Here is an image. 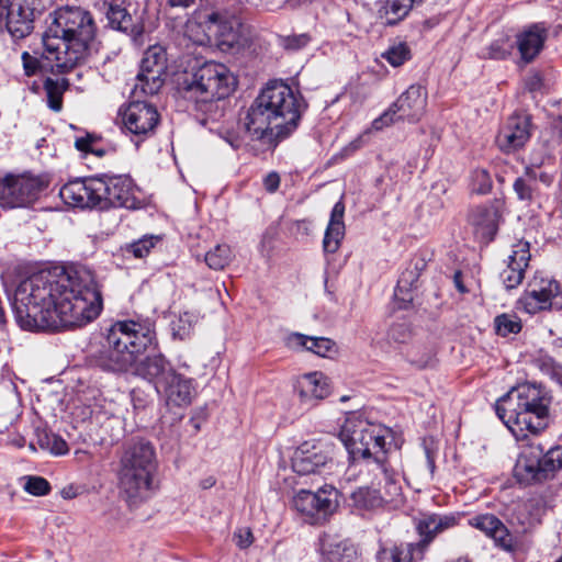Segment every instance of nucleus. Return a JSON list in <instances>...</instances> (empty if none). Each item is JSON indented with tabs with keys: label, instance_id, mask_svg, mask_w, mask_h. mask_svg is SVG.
I'll return each mask as SVG.
<instances>
[{
	"label": "nucleus",
	"instance_id": "obj_39",
	"mask_svg": "<svg viewBox=\"0 0 562 562\" xmlns=\"http://www.w3.org/2000/svg\"><path fill=\"white\" fill-rule=\"evenodd\" d=\"M188 99L194 101L196 110L206 115L205 120L217 121L220 117H222L225 99L205 98L204 101L202 95H193V98Z\"/></svg>",
	"mask_w": 562,
	"mask_h": 562
},
{
	"label": "nucleus",
	"instance_id": "obj_60",
	"mask_svg": "<svg viewBox=\"0 0 562 562\" xmlns=\"http://www.w3.org/2000/svg\"><path fill=\"white\" fill-rule=\"evenodd\" d=\"M453 283H454L456 288L458 289V291L460 293H467L468 292L467 288L464 286V284L462 282V273H461V271H456L454 272Z\"/></svg>",
	"mask_w": 562,
	"mask_h": 562
},
{
	"label": "nucleus",
	"instance_id": "obj_48",
	"mask_svg": "<svg viewBox=\"0 0 562 562\" xmlns=\"http://www.w3.org/2000/svg\"><path fill=\"white\" fill-rule=\"evenodd\" d=\"M159 240V236H144L143 238L132 243L128 246V251H131L136 258H144Z\"/></svg>",
	"mask_w": 562,
	"mask_h": 562
},
{
	"label": "nucleus",
	"instance_id": "obj_52",
	"mask_svg": "<svg viewBox=\"0 0 562 562\" xmlns=\"http://www.w3.org/2000/svg\"><path fill=\"white\" fill-rule=\"evenodd\" d=\"M21 58L24 72L29 77L36 75L43 67L42 61L29 52H23Z\"/></svg>",
	"mask_w": 562,
	"mask_h": 562
},
{
	"label": "nucleus",
	"instance_id": "obj_1",
	"mask_svg": "<svg viewBox=\"0 0 562 562\" xmlns=\"http://www.w3.org/2000/svg\"><path fill=\"white\" fill-rule=\"evenodd\" d=\"M12 305L23 329H59L82 327L94 321L103 301L90 269L56 267L23 280Z\"/></svg>",
	"mask_w": 562,
	"mask_h": 562
},
{
	"label": "nucleus",
	"instance_id": "obj_3",
	"mask_svg": "<svg viewBox=\"0 0 562 562\" xmlns=\"http://www.w3.org/2000/svg\"><path fill=\"white\" fill-rule=\"evenodd\" d=\"M97 27L89 11L78 7H63L48 15L42 35V57L54 74H65L86 61L98 50Z\"/></svg>",
	"mask_w": 562,
	"mask_h": 562
},
{
	"label": "nucleus",
	"instance_id": "obj_18",
	"mask_svg": "<svg viewBox=\"0 0 562 562\" xmlns=\"http://www.w3.org/2000/svg\"><path fill=\"white\" fill-rule=\"evenodd\" d=\"M560 294V284L555 280L535 276L528 289L518 300L519 306L528 314H536L553 304V299Z\"/></svg>",
	"mask_w": 562,
	"mask_h": 562
},
{
	"label": "nucleus",
	"instance_id": "obj_30",
	"mask_svg": "<svg viewBox=\"0 0 562 562\" xmlns=\"http://www.w3.org/2000/svg\"><path fill=\"white\" fill-rule=\"evenodd\" d=\"M540 499H529L517 504L509 515L508 522L517 533H525L540 522L543 509Z\"/></svg>",
	"mask_w": 562,
	"mask_h": 562
},
{
	"label": "nucleus",
	"instance_id": "obj_56",
	"mask_svg": "<svg viewBox=\"0 0 562 562\" xmlns=\"http://www.w3.org/2000/svg\"><path fill=\"white\" fill-rule=\"evenodd\" d=\"M310 37L306 34L288 36L284 38V47L288 49H300L307 45Z\"/></svg>",
	"mask_w": 562,
	"mask_h": 562
},
{
	"label": "nucleus",
	"instance_id": "obj_24",
	"mask_svg": "<svg viewBox=\"0 0 562 562\" xmlns=\"http://www.w3.org/2000/svg\"><path fill=\"white\" fill-rule=\"evenodd\" d=\"M529 260L530 245L528 241L519 240L513 246L508 263L499 276L507 290L516 289L522 282Z\"/></svg>",
	"mask_w": 562,
	"mask_h": 562
},
{
	"label": "nucleus",
	"instance_id": "obj_28",
	"mask_svg": "<svg viewBox=\"0 0 562 562\" xmlns=\"http://www.w3.org/2000/svg\"><path fill=\"white\" fill-rule=\"evenodd\" d=\"M319 551L325 562H357V551L337 535L324 533L319 538Z\"/></svg>",
	"mask_w": 562,
	"mask_h": 562
},
{
	"label": "nucleus",
	"instance_id": "obj_9",
	"mask_svg": "<svg viewBox=\"0 0 562 562\" xmlns=\"http://www.w3.org/2000/svg\"><path fill=\"white\" fill-rule=\"evenodd\" d=\"M255 101L279 124L277 137H288L297 127L305 108L291 87L278 80L268 82Z\"/></svg>",
	"mask_w": 562,
	"mask_h": 562
},
{
	"label": "nucleus",
	"instance_id": "obj_2",
	"mask_svg": "<svg viewBox=\"0 0 562 562\" xmlns=\"http://www.w3.org/2000/svg\"><path fill=\"white\" fill-rule=\"evenodd\" d=\"M153 341L154 331L149 326L133 321L116 322L95 356L97 362L102 369L113 372L133 369L136 375L154 383L157 392H160V385L175 370L160 353L139 359Z\"/></svg>",
	"mask_w": 562,
	"mask_h": 562
},
{
	"label": "nucleus",
	"instance_id": "obj_40",
	"mask_svg": "<svg viewBox=\"0 0 562 562\" xmlns=\"http://www.w3.org/2000/svg\"><path fill=\"white\" fill-rule=\"evenodd\" d=\"M232 250L226 244H218L204 255V261L213 270H222L232 261Z\"/></svg>",
	"mask_w": 562,
	"mask_h": 562
},
{
	"label": "nucleus",
	"instance_id": "obj_59",
	"mask_svg": "<svg viewBox=\"0 0 562 562\" xmlns=\"http://www.w3.org/2000/svg\"><path fill=\"white\" fill-rule=\"evenodd\" d=\"M195 3V0H167V8L171 12L173 10H187Z\"/></svg>",
	"mask_w": 562,
	"mask_h": 562
},
{
	"label": "nucleus",
	"instance_id": "obj_46",
	"mask_svg": "<svg viewBox=\"0 0 562 562\" xmlns=\"http://www.w3.org/2000/svg\"><path fill=\"white\" fill-rule=\"evenodd\" d=\"M536 364L543 374L550 376L562 386V366L560 363L549 356H542L536 360Z\"/></svg>",
	"mask_w": 562,
	"mask_h": 562
},
{
	"label": "nucleus",
	"instance_id": "obj_50",
	"mask_svg": "<svg viewBox=\"0 0 562 562\" xmlns=\"http://www.w3.org/2000/svg\"><path fill=\"white\" fill-rule=\"evenodd\" d=\"M218 36L221 38V44L233 47L239 44V31L235 29L232 23H222L218 25Z\"/></svg>",
	"mask_w": 562,
	"mask_h": 562
},
{
	"label": "nucleus",
	"instance_id": "obj_36",
	"mask_svg": "<svg viewBox=\"0 0 562 562\" xmlns=\"http://www.w3.org/2000/svg\"><path fill=\"white\" fill-rule=\"evenodd\" d=\"M537 180V170L531 167H527L524 176L518 177L513 189L517 195V199L521 202L530 203L533 199L535 182Z\"/></svg>",
	"mask_w": 562,
	"mask_h": 562
},
{
	"label": "nucleus",
	"instance_id": "obj_21",
	"mask_svg": "<svg viewBox=\"0 0 562 562\" xmlns=\"http://www.w3.org/2000/svg\"><path fill=\"white\" fill-rule=\"evenodd\" d=\"M244 125L251 139L261 140L269 146L284 138L277 137L279 124L256 101L248 109Z\"/></svg>",
	"mask_w": 562,
	"mask_h": 562
},
{
	"label": "nucleus",
	"instance_id": "obj_14",
	"mask_svg": "<svg viewBox=\"0 0 562 562\" xmlns=\"http://www.w3.org/2000/svg\"><path fill=\"white\" fill-rule=\"evenodd\" d=\"M166 53L160 46L149 47L144 53L140 70L132 92L135 98L153 95L160 90L164 85L162 76L166 71Z\"/></svg>",
	"mask_w": 562,
	"mask_h": 562
},
{
	"label": "nucleus",
	"instance_id": "obj_11",
	"mask_svg": "<svg viewBox=\"0 0 562 562\" xmlns=\"http://www.w3.org/2000/svg\"><path fill=\"white\" fill-rule=\"evenodd\" d=\"M47 186L48 181L44 177L30 173L7 175L0 179V204L8 209L27 207Z\"/></svg>",
	"mask_w": 562,
	"mask_h": 562
},
{
	"label": "nucleus",
	"instance_id": "obj_25",
	"mask_svg": "<svg viewBox=\"0 0 562 562\" xmlns=\"http://www.w3.org/2000/svg\"><path fill=\"white\" fill-rule=\"evenodd\" d=\"M469 525L486 537L492 538L495 544L505 551H513L515 541L508 528L493 514H479L469 519Z\"/></svg>",
	"mask_w": 562,
	"mask_h": 562
},
{
	"label": "nucleus",
	"instance_id": "obj_27",
	"mask_svg": "<svg viewBox=\"0 0 562 562\" xmlns=\"http://www.w3.org/2000/svg\"><path fill=\"white\" fill-rule=\"evenodd\" d=\"M193 392L192 379L173 371L160 385L159 393L165 395L167 404L180 407L191 403Z\"/></svg>",
	"mask_w": 562,
	"mask_h": 562
},
{
	"label": "nucleus",
	"instance_id": "obj_5",
	"mask_svg": "<svg viewBox=\"0 0 562 562\" xmlns=\"http://www.w3.org/2000/svg\"><path fill=\"white\" fill-rule=\"evenodd\" d=\"M154 445L145 438L128 441L120 457L119 484L130 506H136L150 497L157 471Z\"/></svg>",
	"mask_w": 562,
	"mask_h": 562
},
{
	"label": "nucleus",
	"instance_id": "obj_42",
	"mask_svg": "<svg viewBox=\"0 0 562 562\" xmlns=\"http://www.w3.org/2000/svg\"><path fill=\"white\" fill-rule=\"evenodd\" d=\"M541 471L544 474V480L552 477L558 471L562 469V447H553L547 451L542 457L540 456Z\"/></svg>",
	"mask_w": 562,
	"mask_h": 562
},
{
	"label": "nucleus",
	"instance_id": "obj_41",
	"mask_svg": "<svg viewBox=\"0 0 562 562\" xmlns=\"http://www.w3.org/2000/svg\"><path fill=\"white\" fill-rule=\"evenodd\" d=\"M513 48L514 44L509 37L502 35L483 49L482 57L496 60L505 59L510 55Z\"/></svg>",
	"mask_w": 562,
	"mask_h": 562
},
{
	"label": "nucleus",
	"instance_id": "obj_64",
	"mask_svg": "<svg viewBox=\"0 0 562 562\" xmlns=\"http://www.w3.org/2000/svg\"><path fill=\"white\" fill-rule=\"evenodd\" d=\"M11 0H0V24L4 20V13L8 10L9 3Z\"/></svg>",
	"mask_w": 562,
	"mask_h": 562
},
{
	"label": "nucleus",
	"instance_id": "obj_57",
	"mask_svg": "<svg viewBox=\"0 0 562 562\" xmlns=\"http://www.w3.org/2000/svg\"><path fill=\"white\" fill-rule=\"evenodd\" d=\"M409 336L408 329L404 324H397L391 327L389 337L395 342H404Z\"/></svg>",
	"mask_w": 562,
	"mask_h": 562
},
{
	"label": "nucleus",
	"instance_id": "obj_29",
	"mask_svg": "<svg viewBox=\"0 0 562 562\" xmlns=\"http://www.w3.org/2000/svg\"><path fill=\"white\" fill-rule=\"evenodd\" d=\"M300 400L305 404L324 400L329 395L328 379L318 371L301 375L295 384Z\"/></svg>",
	"mask_w": 562,
	"mask_h": 562
},
{
	"label": "nucleus",
	"instance_id": "obj_45",
	"mask_svg": "<svg viewBox=\"0 0 562 562\" xmlns=\"http://www.w3.org/2000/svg\"><path fill=\"white\" fill-rule=\"evenodd\" d=\"M382 57L393 67H400L411 58V49L405 43H398L389 47Z\"/></svg>",
	"mask_w": 562,
	"mask_h": 562
},
{
	"label": "nucleus",
	"instance_id": "obj_10",
	"mask_svg": "<svg viewBox=\"0 0 562 562\" xmlns=\"http://www.w3.org/2000/svg\"><path fill=\"white\" fill-rule=\"evenodd\" d=\"M236 78L223 64L207 61L192 75L186 87V98L202 95L203 100L227 98L235 89Z\"/></svg>",
	"mask_w": 562,
	"mask_h": 562
},
{
	"label": "nucleus",
	"instance_id": "obj_15",
	"mask_svg": "<svg viewBox=\"0 0 562 562\" xmlns=\"http://www.w3.org/2000/svg\"><path fill=\"white\" fill-rule=\"evenodd\" d=\"M337 504L338 491L331 485H324L317 492L301 490L292 501L293 508L306 517L331 514Z\"/></svg>",
	"mask_w": 562,
	"mask_h": 562
},
{
	"label": "nucleus",
	"instance_id": "obj_47",
	"mask_svg": "<svg viewBox=\"0 0 562 562\" xmlns=\"http://www.w3.org/2000/svg\"><path fill=\"white\" fill-rule=\"evenodd\" d=\"M493 186L492 178L485 169H475L471 176V189L479 194H486Z\"/></svg>",
	"mask_w": 562,
	"mask_h": 562
},
{
	"label": "nucleus",
	"instance_id": "obj_7",
	"mask_svg": "<svg viewBox=\"0 0 562 562\" xmlns=\"http://www.w3.org/2000/svg\"><path fill=\"white\" fill-rule=\"evenodd\" d=\"M368 476V485L351 493L357 507L375 508L383 503H401L403 499L400 475L386 460H368L366 468L360 470Z\"/></svg>",
	"mask_w": 562,
	"mask_h": 562
},
{
	"label": "nucleus",
	"instance_id": "obj_23",
	"mask_svg": "<svg viewBox=\"0 0 562 562\" xmlns=\"http://www.w3.org/2000/svg\"><path fill=\"white\" fill-rule=\"evenodd\" d=\"M104 12L110 26L114 30L124 32L131 36H138L143 33L140 19L130 12V7L124 2L116 0H102L98 3Z\"/></svg>",
	"mask_w": 562,
	"mask_h": 562
},
{
	"label": "nucleus",
	"instance_id": "obj_12",
	"mask_svg": "<svg viewBox=\"0 0 562 562\" xmlns=\"http://www.w3.org/2000/svg\"><path fill=\"white\" fill-rule=\"evenodd\" d=\"M426 105V90L419 85H412L381 116L372 122L371 128L380 131L395 120H404L411 123L418 122L425 113Z\"/></svg>",
	"mask_w": 562,
	"mask_h": 562
},
{
	"label": "nucleus",
	"instance_id": "obj_63",
	"mask_svg": "<svg viewBox=\"0 0 562 562\" xmlns=\"http://www.w3.org/2000/svg\"><path fill=\"white\" fill-rule=\"evenodd\" d=\"M215 483H216V480L213 476H209L201 481L200 486L203 490H207V488H211L212 486H214Z\"/></svg>",
	"mask_w": 562,
	"mask_h": 562
},
{
	"label": "nucleus",
	"instance_id": "obj_19",
	"mask_svg": "<svg viewBox=\"0 0 562 562\" xmlns=\"http://www.w3.org/2000/svg\"><path fill=\"white\" fill-rule=\"evenodd\" d=\"M532 133L531 116L526 113L510 115L496 136V144L504 153H514L522 148Z\"/></svg>",
	"mask_w": 562,
	"mask_h": 562
},
{
	"label": "nucleus",
	"instance_id": "obj_33",
	"mask_svg": "<svg viewBox=\"0 0 562 562\" xmlns=\"http://www.w3.org/2000/svg\"><path fill=\"white\" fill-rule=\"evenodd\" d=\"M345 204L340 200L338 201L330 213L329 223L327 225L323 248L326 252L334 254L338 250L340 243L345 236Z\"/></svg>",
	"mask_w": 562,
	"mask_h": 562
},
{
	"label": "nucleus",
	"instance_id": "obj_32",
	"mask_svg": "<svg viewBox=\"0 0 562 562\" xmlns=\"http://www.w3.org/2000/svg\"><path fill=\"white\" fill-rule=\"evenodd\" d=\"M286 346L290 349L306 350L319 357H329L336 352V344L326 337L306 336L300 333H292L286 337Z\"/></svg>",
	"mask_w": 562,
	"mask_h": 562
},
{
	"label": "nucleus",
	"instance_id": "obj_62",
	"mask_svg": "<svg viewBox=\"0 0 562 562\" xmlns=\"http://www.w3.org/2000/svg\"><path fill=\"white\" fill-rule=\"evenodd\" d=\"M553 176L548 172H537V180L542 182L544 186L549 187L553 182Z\"/></svg>",
	"mask_w": 562,
	"mask_h": 562
},
{
	"label": "nucleus",
	"instance_id": "obj_22",
	"mask_svg": "<svg viewBox=\"0 0 562 562\" xmlns=\"http://www.w3.org/2000/svg\"><path fill=\"white\" fill-rule=\"evenodd\" d=\"M35 0H11L4 20L8 32L14 38H24L34 29Z\"/></svg>",
	"mask_w": 562,
	"mask_h": 562
},
{
	"label": "nucleus",
	"instance_id": "obj_37",
	"mask_svg": "<svg viewBox=\"0 0 562 562\" xmlns=\"http://www.w3.org/2000/svg\"><path fill=\"white\" fill-rule=\"evenodd\" d=\"M411 9L409 0H386L380 9V15L384 18L385 24L394 25L403 20Z\"/></svg>",
	"mask_w": 562,
	"mask_h": 562
},
{
	"label": "nucleus",
	"instance_id": "obj_49",
	"mask_svg": "<svg viewBox=\"0 0 562 562\" xmlns=\"http://www.w3.org/2000/svg\"><path fill=\"white\" fill-rule=\"evenodd\" d=\"M24 490L35 496L47 495L50 491L48 481L42 476H27Z\"/></svg>",
	"mask_w": 562,
	"mask_h": 562
},
{
	"label": "nucleus",
	"instance_id": "obj_35",
	"mask_svg": "<svg viewBox=\"0 0 562 562\" xmlns=\"http://www.w3.org/2000/svg\"><path fill=\"white\" fill-rule=\"evenodd\" d=\"M426 262L422 258L413 259L405 270L401 273L395 288V296L402 301L411 302L413 300L409 291L416 286L422 271L425 269Z\"/></svg>",
	"mask_w": 562,
	"mask_h": 562
},
{
	"label": "nucleus",
	"instance_id": "obj_34",
	"mask_svg": "<svg viewBox=\"0 0 562 562\" xmlns=\"http://www.w3.org/2000/svg\"><path fill=\"white\" fill-rule=\"evenodd\" d=\"M540 454L533 451L522 452L514 468L515 477L524 484H531L544 481V474L541 471Z\"/></svg>",
	"mask_w": 562,
	"mask_h": 562
},
{
	"label": "nucleus",
	"instance_id": "obj_53",
	"mask_svg": "<svg viewBox=\"0 0 562 562\" xmlns=\"http://www.w3.org/2000/svg\"><path fill=\"white\" fill-rule=\"evenodd\" d=\"M234 540L239 549H247L254 542V536L249 528L243 527L234 532Z\"/></svg>",
	"mask_w": 562,
	"mask_h": 562
},
{
	"label": "nucleus",
	"instance_id": "obj_6",
	"mask_svg": "<svg viewBox=\"0 0 562 562\" xmlns=\"http://www.w3.org/2000/svg\"><path fill=\"white\" fill-rule=\"evenodd\" d=\"M459 514H423L415 520V529L420 537L417 542H406L390 548H382L378 554V562H420L424 560L429 544L447 530L457 527L460 522Z\"/></svg>",
	"mask_w": 562,
	"mask_h": 562
},
{
	"label": "nucleus",
	"instance_id": "obj_13",
	"mask_svg": "<svg viewBox=\"0 0 562 562\" xmlns=\"http://www.w3.org/2000/svg\"><path fill=\"white\" fill-rule=\"evenodd\" d=\"M334 465L333 448L329 445L304 441L292 456V469L299 475H323Z\"/></svg>",
	"mask_w": 562,
	"mask_h": 562
},
{
	"label": "nucleus",
	"instance_id": "obj_31",
	"mask_svg": "<svg viewBox=\"0 0 562 562\" xmlns=\"http://www.w3.org/2000/svg\"><path fill=\"white\" fill-rule=\"evenodd\" d=\"M547 30L542 24H533L517 35L516 45L525 63L532 61L543 48Z\"/></svg>",
	"mask_w": 562,
	"mask_h": 562
},
{
	"label": "nucleus",
	"instance_id": "obj_16",
	"mask_svg": "<svg viewBox=\"0 0 562 562\" xmlns=\"http://www.w3.org/2000/svg\"><path fill=\"white\" fill-rule=\"evenodd\" d=\"M122 122L127 133L142 140L154 134L159 113L153 104L136 100L122 112Z\"/></svg>",
	"mask_w": 562,
	"mask_h": 562
},
{
	"label": "nucleus",
	"instance_id": "obj_55",
	"mask_svg": "<svg viewBox=\"0 0 562 562\" xmlns=\"http://www.w3.org/2000/svg\"><path fill=\"white\" fill-rule=\"evenodd\" d=\"M94 139L92 136L87 135L86 137H79L75 142V147L83 153H92L97 156H103L104 151L101 149H94L93 148Z\"/></svg>",
	"mask_w": 562,
	"mask_h": 562
},
{
	"label": "nucleus",
	"instance_id": "obj_58",
	"mask_svg": "<svg viewBox=\"0 0 562 562\" xmlns=\"http://www.w3.org/2000/svg\"><path fill=\"white\" fill-rule=\"evenodd\" d=\"M280 184V177L277 172L268 173L263 179V186L267 191L274 192Z\"/></svg>",
	"mask_w": 562,
	"mask_h": 562
},
{
	"label": "nucleus",
	"instance_id": "obj_8",
	"mask_svg": "<svg viewBox=\"0 0 562 562\" xmlns=\"http://www.w3.org/2000/svg\"><path fill=\"white\" fill-rule=\"evenodd\" d=\"M389 429L370 423L361 415L348 416L341 427L339 437L352 460H362L366 468L368 460L385 459V439Z\"/></svg>",
	"mask_w": 562,
	"mask_h": 562
},
{
	"label": "nucleus",
	"instance_id": "obj_26",
	"mask_svg": "<svg viewBox=\"0 0 562 562\" xmlns=\"http://www.w3.org/2000/svg\"><path fill=\"white\" fill-rule=\"evenodd\" d=\"M499 218V206L492 203L473 209L469 221L476 237L483 243H490L497 233Z\"/></svg>",
	"mask_w": 562,
	"mask_h": 562
},
{
	"label": "nucleus",
	"instance_id": "obj_38",
	"mask_svg": "<svg viewBox=\"0 0 562 562\" xmlns=\"http://www.w3.org/2000/svg\"><path fill=\"white\" fill-rule=\"evenodd\" d=\"M69 81L65 78L63 79H52L46 78L44 81V89L48 99V106L55 111L59 112L63 108V93L68 89Z\"/></svg>",
	"mask_w": 562,
	"mask_h": 562
},
{
	"label": "nucleus",
	"instance_id": "obj_51",
	"mask_svg": "<svg viewBox=\"0 0 562 562\" xmlns=\"http://www.w3.org/2000/svg\"><path fill=\"white\" fill-rule=\"evenodd\" d=\"M191 327L190 316L187 313L180 315L177 321L172 322L173 336L179 339H184L190 335Z\"/></svg>",
	"mask_w": 562,
	"mask_h": 562
},
{
	"label": "nucleus",
	"instance_id": "obj_61",
	"mask_svg": "<svg viewBox=\"0 0 562 562\" xmlns=\"http://www.w3.org/2000/svg\"><path fill=\"white\" fill-rule=\"evenodd\" d=\"M64 499H71L77 496V490L72 485H68L60 491Z\"/></svg>",
	"mask_w": 562,
	"mask_h": 562
},
{
	"label": "nucleus",
	"instance_id": "obj_17",
	"mask_svg": "<svg viewBox=\"0 0 562 562\" xmlns=\"http://www.w3.org/2000/svg\"><path fill=\"white\" fill-rule=\"evenodd\" d=\"M102 191L101 178L91 177L69 181L61 187L59 196L67 205L72 207H99V192Z\"/></svg>",
	"mask_w": 562,
	"mask_h": 562
},
{
	"label": "nucleus",
	"instance_id": "obj_54",
	"mask_svg": "<svg viewBox=\"0 0 562 562\" xmlns=\"http://www.w3.org/2000/svg\"><path fill=\"white\" fill-rule=\"evenodd\" d=\"M411 363L416 366L418 369H425L430 367L434 362V352L432 350H428L422 357H417V352L412 350L408 355Z\"/></svg>",
	"mask_w": 562,
	"mask_h": 562
},
{
	"label": "nucleus",
	"instance_id": "obj_43",
	"mask_svg": "<svg viewBox=\"0 0 562 562\" xmlns=\"http://www.w3.org/2000/svg\"><path fill=\"white\" fill-rule=\"evenodd\" d=\"M494 327L497 335L507 337L521 330V322L516 315L502 314L495 317Z\"/></svg>",
	"mask_w": 562,
	"mask_h": 562
},
{
	"label": "nucleus",
	"instance_id": "obj_44",
	"mask_svg": "<svg viewBox=\"0 0 562 562\" xmlns=\"http://www.w3.org/2000/svg\"><path fill=\"white\" fill-rule=\"evenodd\" d=\"M38 443L43 449H46L56 456L66 454L69 450L67 442L60 436L54 432H45L41 435L38 438Z\"/></svg>",
	"mask_w": 562,
	"mask_h": 562
},
{
	"label": "nucleus",
	"instance_id": "obj_20",
	"mask_svg": "<svg viewBox=\"0 0 562 562\" xmlns=\"http://www.w3.org/2000/svg\"><path fill=\"white\" fill-rule=\"evenodd\" d=\"M100 178L103 186V191L99 192L100 209L110 206L133 209L135 206L131 178L125 176H103Z\"/></svg>",
	"mask_w": 562,
	"mask_h": 562
},
{
	"label": "nucleus",
	"instance_id": "obj_4",
	"mask_svg": "<svg viewBox=\"0 0 562 562\" xmlns=\"http://www.w3.org/2000/svg\"><path fill=\"white\" fill-rule=\"evenodd\" d=\"M551 396L541 385L513 387L495 405L496 415L516 438L538 434L548 426Z\"/></svg>",
	"mask_w": 562,
	"mask_h": 562
}]
</instances>
